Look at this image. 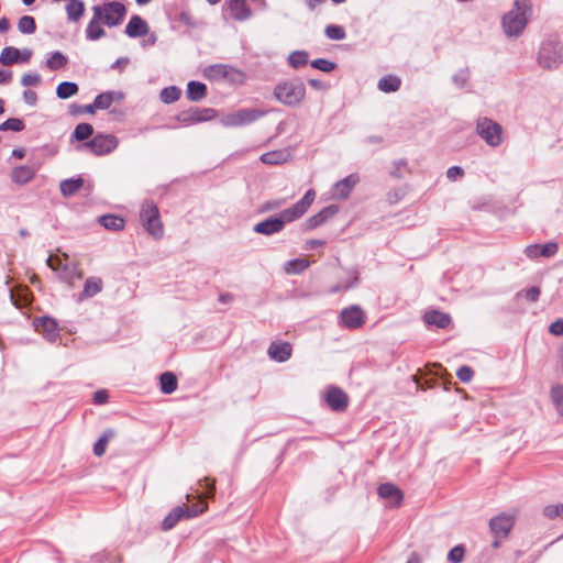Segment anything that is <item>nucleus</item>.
<instances>
[{
	"label": "nucleus",
	"instance_id": "nucleus-56",
	"mask_svg": "<svg viewBox=\"0 0 563 563\" xmlns=\"http://www.w3.org/2000/svg\"><path fill=\"white\" fill-rule=\"evenodd\" d=\"M284 203H285L284 199L267 200L260 207V212L264 213V212H268L272 210H276V209L280 208Z\"/></svg>",
	"mask_w": 563,
	"mask_h": 563
},
{
	"label": "nucleus",
	"instance_id": "nucleus-18",
	"mask_svg": "<svg viewBox=\"0 0 563 563\" xmlns=\"http://www.w3.org/2000/svg\"><path fill=\"white\" fill-rule=\"evenodd\" d=\"M224 7L235 21L243 22L252 16V9L246 0H225Z\"/></svg>",
	"mask_w": 563,
	"mask_h": 563
},
{
	"label": "nucleus",
	"instance_id": "nucleus-16",
	"mask_svg": "<svg viewBox=\"0 0 563 563\" xmlns=\"http://www.w3.org/2000/svg\"><path fill=\"white\" fill-rule=\"evenodd\" d=\"M515 525V517L500 514L489 520V529L494 537L507 538Z\"/></svg>",
	"mask_w": 563,
	"mask_h": 563
},
{
	"label": "nucleus",
	"instance_id": "nucleus-34",
	"mask_svg": "<svg viewBox=\"0 0 563 563\" xmlns=\"http://www.w3.org/2000/svg\"><path fill=\"white\" fill-rule=\"evenodd\" d=\"M401 80L394 75H387L378 80L377 88L383 92H395L400 88Z\"/></svg>",
	"mask_w": 563,
	"mask_h": 563
},
{
	"label": "nucleus",
	"instance_id": "nucleus-49",
	"mask_svg": "<svg viewBox=\"0 0 563 563\" xmlns=\"http://www.w3.org/2000/svg\"><path fill=\"white\" fill-rule=\"evenodd\" d=\"M541 289L538 286H532L517 292V297H525L530 302H537L540 298Z\"/></svg>",
	"mask_w": 563,
	"mask_h": 563
},
{
	"label": "nucleus",
	"instance_id": "nucleus-4",
	"mask_svg": "<svg viewBox=\"0 0 563 563\" xmlns=\"http://www.w3.org/2000/svg\"><path fill=\"white\" fill-rule=\"evenodd\" d=\"M537 62L543 69H556L563 63V44L556 37L544 40L539 48Z\"/></svg>",
	"mask_w": 563,
	"mask_h": 563
},
{
	"label": "nucleus",
	"instance_id": "nucleus-54",
	"mask_svg": "<svg viewBox=\"0 0 563 563\" xmlns=\"http://www.w3.org/2000/svg\"><path fill=\"white\" fill-rule=\"evenodd\" d=\"M456 376L462 383H470L474 376V371L468 365H463L456 371Z\"/></svg>",
	"mask_w": 563,
	"mask_h": 563
},
{
	"label": "nucleus",
	"instance_id": "nucleus-21",
	"mask_svg": "<svg viewBox=\"0 0 563 563\" xmlns=\"http://www.w3.org/2000/svg\"><path fill=\"white\" fill-rule=\"evenodd\" d=\"M93 15L86 27V38L89 41H98L106 35L101 26V15L99 5L92 7Z\"/></svg>",
	"mask_w": 563,
	"mask_h": 563
},
{
	"label": "nucleus",
	"instance_id": "nucleus-3",
	"mask_svg": "<svg viewBox=\"0 0 563 563\" xmlns=\"http://www.w3.org/2000/svg\"><path fill=\"white\" fill-rule=\"evenodd\" d=\"M140 222L144 230L155 240L164 235V225L157 205L153 200H144L140 207Z\"/></svg>",
	"mask_w": 563,
	"mask_h": 563
},
{
	"label": "nucleus",
	"instance_id": "nucleus-45",
	"mask_svg": "<svg viewBox=\"0 0 563 563\" xmlns=\"http://www.w3.org/2000/svg\"><path fill=\"white\" fill-rule=\"evenodd\" d=\"M18 30L23 34H33L36 31L35 19L31 15H23L19 19Z\"/></svg>",
	"mask_w": 563,
	"mask_h": 563
},
{
	"label": "nucleus",
	"instance_id": "nucleus-52",
	"mask_svg": "<svg viewBox=\"0 0 563 563\" xmlns=\"http://www.w3.org/2000/svg\"><path fill=\"white\" fill-rule=\"evenodd\" d=\"M311 66L323 73H330L335 69L336 64L325 58H317L311 62Z\"/></svg>",
	"mask_w": 563,
	"mask_h": 563
},
{
	"label": "nucleus",
	"instance_id": "nucleus-37",
	"mask_svg": "<svg viewBox=\"0 0 563 563\" xmlns=\"http://www.w3.org/2000/svg\"><path fill=\"white\" fill-rule=\"evenodd\" d=\"M115 432L112 429L106 430L97 442L93 444V454L96 456H102L107 450L109 441L114 438Z\"/></svg>",
	"mask_w": 563,
	"mask_h": 563
},
{
	"label": "nucleus",
	"instance_id": "nucleus-5",
	"mask_svg": "<svg viewBox=\"0 0 563 563\" xmlns=\"http://www.w3.org/2000/svg\"><path fill=\"white\" fill-rule=\"evenodd\" d=\"M274 96L285 106L297 107L306 97V87L300 79L285 80L276 85Z\"/></svg>",
	"mask_w": 563,
	"mask_h": 563
},
{
	"label": "nucleus",
	"instance_id": "nucleus-23",
	"mask_svg": "<svg viewBox=\"0 0 563 563\" xmlns=\"http://www.w3.org/2000/svg\"><path fill=\"white\" fill-rule=\"evenodd\" d=\"M559 251V245L555 242H549L543 245L532 244L528 245L525 254L529 258H537L538 256L552 257Z\"/></svg>",
	"mask_w": 563,
	"mask_h": 563
},
{
	"label": "nucleus",
	"instance_id": "nucleus-39",
	"mask_svg": "<svg viewBox=\"0 0 563 563\" xmlns=\"http://www.w3.org/2000/svg\"><path fill=\"white\" fill-rule=\"evenodd\" d=\"M78 85L73 81H63L56 88V95L59 99H68L78 92Z\"/></svg>",
	"mask_w": 563,
	"mask_h": 563
},
{
	"label": "nucleus",
	"instance_id": "nucleus-20",
	"mask_svg": "<svg viewBox=\"0 0 563 563\" xmlns=\"http://www.w3.org/2000/svg\"><path fill=\"white\" fill-rule=\"evenodd\" d=\"M339 212V207L335 205H330L321 209L318 213L313 214L312 217L308 218L305 222V229L307 231L313 230L320 225H322L324 222H327L329 219H331L333 216H335Z\"/></svg>",
	"mask_w": 563,
	"mask_h": 563
},
{
	"label": "nucleus",
	"instance_id": "nucleus-2",
	"mask_svg": "<svg viewBox=\"0 0 563 563\" xmlns=\"http://www.w3.org/2000/svg\"><path fill=\"white\" fill-rule=\"evenodd\" d=\"M515 8L503 16L501 24L508 36H518L526 29L528 13L530 12L529 0H515Z\"/></svg>",
	"mask_w": 563,
	"mask_h": 563
},
{
	"label": "nucleus",
	"instance_id": "nucleus-13",
	"mask_svg": "<svg viewBox=\"0 0 563 563\" xmlns=\"http://www.w3.org/2000/svg\"><path fill=\"white\" fill-rule=\"evenodd\" d=\"M203 511L202 508L197 506L186 507L177 506L163 519L162 529L168 531L173 529L180 519L192 518L199 516Z\"/></svg>",
	"mask_w": 563,
	"mask_h": 563
},
{
	"label": "nucleus",
	"instance_id": "nucleus-7",
	"mask_svg": "<svg viewBox=\"0 0 563 563\" xmlns=\"http://www.w3.org/2000/svg\"><path fill=\"white\" fill-rule=\"evenodd\" d=\"M217 111L213 108L191 107L180 111L175 120L183 126H190L197 123L207 122L214 119Z\"/></svg>",
	"mask_w": 563,
	"mask_h": 563
},
{
	"label": "nucleus",
	"instance_id": "nucleus-57",
	"mask_svg": "<svg viewBox=\"0 0 563 563\" xmlns=\"http://www.w3.org/2000/svg\"><path fill=\"white\" fill-rule=\"evenodd\" d=\"M41 81V76L38 74H24L21 78V84L24 87L35 86Z\"/></svg>",
	"mask_w": 563,
	"mask_h": 563
},
{
	"label": "nucleus",
	"instance_id": "nucleus-40",
	"mask_svg": "<svg viewBox=\"0 0 563 563\" xmlns=\"http://www.w3.org/2000/svg\"><path fill=\"white\" fill-rule=\"evenodd\" d=\"M180 95L181 90L178 87L169 86L161 90L159 98L164 103L170 104L176 102L180 98Z\"/></svg>",
	"mask_w": 563,
	"mask_h": 563
},
{
	"label": "nucleus",
	"instance_id": "nucleus-64",
	"mask_svg": "<svg viewBox=\"0 0 563 563\" xmlns=\"http://www.w3.org/2000/svg\"><path fill=\"white\" fill-rule=\"evenodd\" d=\"M129 62L130 59L128 57H120L111 65V69H118L122 71L126 67Z\"/></svg>",
	"mask_w": 563,
	"mask_h": 563
},
{
	"label": "nucleus",
	"instance_id": "nucleus-26",
	"mask_svg": "<svg viewBox=\"0 0 563 563\" xmlns=\"http://www.w3.org/2000/svg\"><path fill=\"white\" fill-rule=\"evenodd\" d=\"M423 319L427 324L435 325L439 329H446L451 323L450 314L439 310L427 311Z\"/></svg>",
	"mask_w": 563,
	"mask_h": 563
},
{
	"label": "nucleus",
	"instance_id": "nucleus-12",
	"mask_svg": "<svg viewBox=\"0 0 563 563\" xmlns=\"http://www.w3.org/2000/svg\"><path fill=\"white\" fill-rule=\"evenodd\" d=\"M47 265L58 272L59 278L69 286H75L76 282L82 278V274L74 264H63L59 258H47Z\"/></svg>",
	"mask_w": 563,
	"mask_h": 563
},
{
	"label": "nucleus",
	"instance_id": "nucleus-47",
	"mask_svg": "<svg viewBox=\"0 0 563 563\" xmlns=\"http://www.w3.org/2000/svg\"><path fill=\"white\" fill-rule=\"evenodd\" d=\"M551 398L556 411L563 417V385H555L551 388Z\"/></svg>",
	"mask_w": 563,
	"mask_h": 563
},
{
	"label": "nucleus",
	"instance_id": "nucleus-58",
	"mask_svg": "<svg viewBox=\"0 0 563 563\" xmlns=\"http://www.w3.org/2000/svg\"><path fill=\"white\" fill-rule=\"evenodd\" d=\"M549 332L553 335L561 336L563 335V319L560 318L549 327Z\"/></svg>",
	"mask_w": 563,
	"mask_h": 563
},
{
	"label": "nucleus",
	"instance_id": "nucleus-6",
	"mask_svg": "<svg viewBox=\"0 0 563 563\" xmlns=\"http://www.w3.org/2000/svg\"><path fill=\"white\" fill-rule=\"evenodd\" d=\"M475 131L477 135L490 147H498L504 141L503 126L487 117H479L476 120Z\"/></svg>",
	"mask_w": 563,
	"mask_h": 563
},
{
	"label": "nucleus",
	"instance_id": "nucleus-1",
	"mask_svg": "<svg viewBox=\"0 0 563 563\" xmlns=\"http://www.w3.org/2000/svg\"><path fill=\"white\" fill-rule=\"evenodd\" d=\"M314 198L316 191L313 189L307 190L303 197L291 207L256 223L253 231L266 236L280 233L286 224L300 219L308 211Z\"/></svg>",
	"mask_w": 563,
	"mask_h": 563
},
{
	"label": "nucleus",
	"instance_id": "nucleus-27",
	"mask_svg": "<svg viewBox=\"0 0 563 563\" xmlns=\"http://www.w3.org/2000/svg\"><path fill=\"white\" fill-rule=\"evenodd\" d=\"M35 174V168L27 165H21L12 169L11 179L18 185H24L31 181Z\"/></svg>",
	"mask_w": 563,
	"mask_h": 563
},
{
	"label": "nucleus",
	"instance_id": "nucleus-17",
	"mask_svg": "<svg viewBox=\"0 0 563 563\" xmlns=\"http://www.w3.org/2000/svg\"><path fill=\"white\" fill-rule=\"evenodd\" d=\"M325 401L333 411L342 412L347 408L349 397L341 388L331 386L327 390Z\"/></svg>",
	"mask_w": 563,
	"mask_h": 563
},
{
	"label": "nucleus",
	"instance_id": "nucleus-42",
	"mask_svg": "<svg viewBox=\"0 0 563 563\" xmlns=\"http://www.w3.org/2000/svg\"><path fill=\"white\" fill-rule=\"evenodd\" d=\"M309 55L306 51H294L288 56V64L298 69L308 63Z\"/></svg>",
	"mask_w": 563,
	"mask_h": 563
},
{
	"label": "nucleus",
	"instance_id": "nucleus-55",
	"mask_svg": "<svg viewBox=\"0 0 563 563\" xmlns=\"http://www.w3.org/2000/svg\"><path fill=\"white\" fill-rule=\"evenodd\" d=\"M468 78H470L468 69H461L460 71L454 74L453 77H452L453 82L459 88H463L466 85V82L468 81Z\"/></svg>",
	"mask_w": 563,
	"mask_h": 563
},
{
	"label": "nucleus",
	"instance_id": "nucleus-29",
	"mask_svg": "<svg viewBox=\"0 0 563 563\" xmlns=\"http://www.w3.org/2000/svg\"><path fill=\"white\" fill-rule=\"evenodd\" d=\"M121 99H123L122 92L106 91V92L99 93L95 98L92 104H93L95 110L96 109L107 110L110 108V106L112 104V102L114 100H121Z\"/></svg>",
	"mask_w": 563,
	"mask_h": 563
},
{
	"label": "nucleus",
	"instance_id": "nucleus-32",
	"mask_svg": "<svg viewBox=\"0 0 563 563\" xmlns=\"http://www.w3.org/2000/svg\"><path fill=\"white\" fill-rule=\"evenodd\" d=\"M99 223L107 230L121 231L124 229V219L117 214H104L99 218Z\"/></svg>",
	"mask_w": 563,
	"mask_h": 563
},
{
	"label": "nucleus",
	"instance_id": "nucleus-25",
	"mask_svg": "<svg viewBox=\"0 0 563 563\" xmlns=\"http://www.w3.org/2000/svg\"><path fill=\"white\" fill-rule=\"evenodd\" d=\"M103 289V282L100 277L91 276L86 279L84 289L78 294L77 301H84L97 296Z\"/></svg>",
	"mask_w": 563,
	"mask_h": 563
},
{
	"label": "nucleus",
	"instance_id": "nucleus-59",
	"mask_svg": "<svg viewBox=\"0 0 563 563\" xmlns=\"http://www.w3.org/2000/svg\"><path fill=\"white\" fill-rule=\"evenodd\" d=\"M395 166H396V168L390 172V176L394 178H401L404 176L401 173V169H405V170L408 169L407 162L404 159H400L395 163Z\"/></svg>",
	"mask_w": 563,
	"mask_h": 563
},
{
	"label": "nucleus",
	"instance_id": "nucleus-14",
	"mask_svg": "<svg viewBox=\"0 0 563 563\" xmlns=\"http://www.w3.org/2000/svg\"><path fill=\"white\" fill-rule=\"evenodd\" d=\"M34 329L46 341L53 343L59 338V329L55 319L43 316L33 320Z\"/></svg>",
	"mask_w": 563,
	"mask_h": 563
},
{
	"label": "nucleus",
	"instance_id": "nucleus-48",
	"mask_svg": "<svg viewBox=\"0 0 563 563\" xmlns=\"http://www.w3.org/2000/svg\"><path fill=\"white\" fill-rule=\"evenodd\" d=\"M24 122L19 118H10L0 124V131L20 132L24 129Z\"/></svg>",
	"mask_w": 563,
	"mask_h": 563
},
{
	"label": "nucleus",
	"instance_id": "nucleus-50",
	"mask_svg": "<svg viewBox=\"0 0 563 563\" xmlns=\"http://www.w3.org/2000/svg\"><path fill=\"white\" fill-rule=\"evenodd\" d=\"M543 515L548 519H563V504L548 505L543 508Z\"/></svg>",
	"mask_w": 563,
	"mask_h": 563
},
{
	"label": "nucleus",
	"instance_id": "nucleus-33",
	"mask_svg": "<svg viewBox=\"0 0 563 563\" xmlns=\"http://www.w3.org/2000/svg\"><path fill=\"white\" fill-rule=\"evenodd\" d=\"M161 391L166 395L173 394L178 387V380L174 373L165 372L159 376Z\"/></svg>",
	"mask_w": 563,
	"mask_h": 563
},
{
	"label": "nucleus",
	"instance_id": "nucleus-31",
	"mask_svg": "<svg viewBox=\"0 0 563 563\" xmlns=\"http://www.w3.org/2000/svg\"><path fill=\"white\" fill-rule=\"evenodd\" d=\"M84 186L81 177L68 178L60 181L59 188L64 197L74 196Z\"/></svg>",
	"mask_w": 563,
	"mask_h": 563
},
{
	"label": "nucleus",
	"instance_id": "nucleus-15",
	"mask_svg": "<svg viewBox=\"0 0 563 563\" xmlns=\"http://www.w3.org/2000/svg\"><path fill=\"white\" fill-rule=\"evenodd\" d=\"M205 76L212 80L230 79L235 80V77H242L243 73L230 65L213 64L205 69Z\"/></svg>",
	"mask_w": 563,
	"mask_h": 563
},
{
	"label": "nucleus",
	"instance_id": "nucleus-51",
	"mask_svg": "<svg viewBox=\"0 0 563 563\" xmlns=\"http://www.w3.org/2000/svg\"><path fill=\"white\" fill-rule=\"evenodd\" d=\"M465 555V548L463 544H457L452 548L448 553V560L452 563H462Z\"/></svg>",
	"mask_w": 563,
	"mask_h": 563
},
{
	"label": "nucleus",
	"instance_id": "nucleus-46",
	"mask_svg": "<svg viewBox=\"0 0 563 563\" xmlns=\"http://www.w3.org/2000/svg\"><path fill=\"white\" fill-rule=\"evenodd\" d=\"M324 34L328 38L334 41H342L346 37V32L343 26L336 24H329L325 26Z\"/></svg>",
	"mask_w": 563,
	"mask_h": 563
},
{
	"label": "nucleus",
	"instance_id": "nucleus-60",
	"mask_svg": "<svg viewBox=\"0 0 563 563\" xmlns=\"http://www.w3.org/2000/svg\"><path fill=\"white\" fill-rule=\"evenodd\" d=\"M463 175L464 170L460 166H452L446 170V177L453 181Z\"/></svg>",
	"mask_w": 563,
	"mask_h": 563
},
{
	"label": "nucleus",
	"instance_id": "nucleus-11",
	"mask_svg": "<svg viewBox=\"0 0 563 563\" xmlns=\"http://www.w3.org/2000/svg\"><path fill=\"white\" fill-rule=\"evenodd\" d=\"M118 139L112 134H97L90 141L82 144L84 147L90 150L95 155H106L118 147Z\"/></svg>",
	"mask_w": 563,
	"mask_h": 563
},
{
	"label": "nucleus",
	"instance_id": "nucleus-63",
	"mask_svg": "<svg viewBox=\"0 0 563 563\" xmlns=\"http://www.w3.org/2000/svg\"><path fill=\"white\" fill-rule=\"evenodd\" d=\"M357 280H358V278H357V277H355V278L353 279V282H352V283H350V284H345V285L338 284V285H335L334 287H332V288H331V292H333V294H334V292H339V291L347 290V289H350L351 287L355 286V285L357 284Z\"/></svg>",
	"mask_w": 563,
	"mask_h": 563
},
{
	"label": "nucleus",
	"instance_id": "nucleus-36",
	"mask_svg": "<svg viewBox=\"0 0 563 563\" xmlns=\"http://www.w3.org/2000/svg\"><path fill=\"white\" fill-rule=\"evenodd\" d=\"M66 12L69 21H78L85 12V4L81 0H68Z\"/></svg>",
	"mask_w": 563,
	"mask_h": 563
},
{
	"label": "nucleus",
	"instance_id": "nucleus-62",
	"mask_svg": "<svg viewBox=\"0 0 563 563\" xmlns=\"http://www.w3.org/2000/svg\"><path fill=\"white\" fill-rule=\"evenodd\" d=\"M23 99L27 104L35 106L37 101V95L35 91L29 89L23 92Z\"/></svg>",
	"mask_w": 563,
	"mask_h": 563
},
{
	"label": "nucleus",
	"instance_id": "nucleus-44",
	"mask_svg": "<svg viewBox=\"0 0 563 563\" xmlns=\"http://www.w3.org/2000/svg\"><path fill=\"white\" fill-rule=\"evenodd\" d=\"M93 133V128L89 123H79L73 134L71 137L77 141H86L88 140Z\"/></svg>",
	"mask_w": 563,
	"mask_h": 563
},
{
	"label": "nucleus",
	"instance_id": "nucleus-61",
	"mask_svg": "<svg viewBox=\"0 0 563 563\" xmlns=\"http://www.w3.org/2000/svg\"><path fill=\"white\" fill-rule=\"evenodd\" d=\"M108 398H109L108 393H107V390H103V389L102 390H98V391H96L93 394V402L96 405H103V404H106L108 401Z\"/></svg>",
	"mask_w": 563,
	"mask_h": 563
},
{
	"label": "nucleus",
	"instance_id": "nucleus-30",
	"mask_svg": "<svg viewBox=\"0 0 563 563\" xmlns=\"http://www.w3.org/2000/svg\"><path fill=\"white\" fill-rule=\"evenodd\" d=\"M186 96L190 101H200L207 96V86L203 82L191 80L187 85Z\"/></svg>",
	"mask_w": 563,
	"mask_h": 563
},
{
	"label": "nucleus",
	"instance_id": "nucleus-38",
	"mask_svg": "<svg viewBox=\"0 0 563 563\" xmlns=\"http://www.w3.org/2000/svg\"><path fill=\"white\" fill-rule=\"evenodd\" d=\"M19 58L20 49L12 46H7L2 49L0 54V64H2L3 66H10L15 63H19Z\"/></svg>",
	"mask_w": 563,
	"mask_h": 563
},
{
	"label": "nucleus",
	"instance_id": "nucleus-19",
	"mask_svg": "<svg viewBox=\"0 0 563 563\" xmlns=\"http://www.w3.org/2000/svg\"><path fill=\"white\" fill-rule=\"evenodd\" d=\"M358 183V176L356 174H351L345 178L336 181L331 190L332 197L334 199L344 200L349 198L355 185Z\"/></svg>",
	"mask_w": 563,
	"mask_h": 563
},
{
	"label": "nucleus",
	"instance_id": "nucleus-22",
	"mask_svg": "<svg viewBox=\"0 0 563 563\" xmlns=\"http://www.w3.org/2000/svg\"><path fill=\"white\" fill-rule=\"evenodd\" d=\"M292 346L288 342H272L267 350L271 360L284 363L291 357Z\"/></svg>",
	"mask_w": 563,
	"mask_h": 563
},
{
	"label": "nucleus",
	"instance_id": "nucleus-53",
	"mask_svg": "<svg viewBox=\"0 0 563 563\" xmlns=\"http://www.w3.org/2000/svg\"><path fill=\"white\" fill-rule=\"evenodd\" d=\"M69 113L73 115L84 114V113H95L93 104H76L73 103L69 106Z\"/></svg>",
	"mask_w": 563,
	"mask_h": 563
},
{
	"label": "nucleus",
	"instance_id": "nucleus-24",
	"mask_svg": "<svg viewBox=\"0 0 563 563\" xmlns=\"http://www.w3.org/2000/svg\"><path fill=\"white\" fill-rule=\"evenodd\" d=\"M147 33H148V25H147L146 21L137 14L132 15L125 26V34L129 37L135 38V37L144 36Z\"/></svg>",
	"mask_w": 563,
	"mask_h": 563
},
{
	"label": "nucleus",
	"instance_id": "nucleus-35",
	"mask_svg": "<svg viewBox=\"0 0 563 563\" xmlns=\"http://www.w3.org/2000/svg\"><path fill=\"white\" fill-rule=\"evenodd\" d=\"M289 153L286 151H272L261 156L262 163L266 165H279L288 161Z\"/></svg>",
	"mask_w": 563,
	"mask_h": 563
},
{
	"label": "nucleus",
	"instance_id": "nucleus-8",
	"mask_svg": "<svg viewBox=\"0 0 563 563\" xmlns=\"http://www.w3.org/2000/svg\"><path fill=\"white\" fill-rule=\"evenodd\" d=\"M99 9L102 23L109 27L120 25L126 15L125 5L117 0L104 2Z\"/></svg>",
	"mask_w": 563,
	"mask_h": 563
},
{
	"label": "nucleus",
	"instance_id": "nucleus-10",
	"mask_svg": "<svg viewBox=\"0 0 563 563\" xmlns=\"http://www.w3.org/2000/svg\"><path fill=\"white\" fill-rule=\"evenodd\" d=\"M366 320L365 312L360 306L353 305L341 310L338 323L340 327L354 330L361 328Z\"/></svg>",
	"mask_w": 563,
	"mask_h": 563
},
{
	"label": "nucleus",
	"instance_id": "nucleus-9",
	"mask_svg": "<svg viewBox=\"0 0 563 563\" xmlns=\"http://www.w3.org/2000/svg\"><path fill=\"white\" fill-rule=\"evenodd\" d=\"M266 113L264 110L245 108L227 114L221 122L224 126H242L255 122Z\"/></svg>",
	"mask_w": 563,
	"mask_h": 563
},
{
	"label": "nucleus",
	"instance_id": "nucleus-41",
	"mask_svg": "<svg viewBox=\"0 0 563 563\" xmlns=\"http://www.w3.org/2000/svg\"><path fill=\"white\" fill-rule=\"evenodd\" d=\"M68 63L67 56H65L62 52L56 51L52 53L49 58L46 60V66L51 70H58L63 67H65Z\"/></svg>",
	"mask_w": 563,
	"mask_h": 563
},
{
	"label": "nucleus",
	"instance_id": "nucleus-28",
	"mask_svg": "<svg viewBox=\"0 0 563 563\" xmlns=\"http://www.w3.org/2000/svg\"><path fill=\"white\" fill-rule=\"evenodd\" d=\"M377 494L384 499H395L397 506L401 504L404 497L402 492L391 483L380 484Z\"/></svg>",
	"mask_w": 563,
	"mask_h": 563
},
{
	"label": "nucleus",
	"instance_id": "nucleus-43",
	"mask_svg": "<svg viewBox=\"0 0 563 563\" xmlns=\"http://www.w3.org/2000/svg\"><path fill=\"white\" fill-rule=\"evenodd\" d=\"M309 267V262L305 258H295L286 263L285 269L289 274H300Z\"/></svg>",
	"mask_w": 563,
	"mask_h": 563
}]
</instances>
